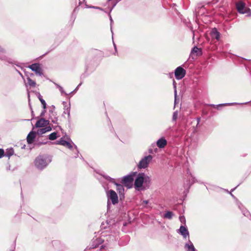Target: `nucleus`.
<instances>
[{
	"mask_svg": "<svg viewBox=\"0 0 251 251\" xmlns=\"http://www.w3.org/2000/svg\"><path fill=\"white\" fill-rule=\"evenodd\" d=\"M236 7L239 13L246 14L248 16H251V10L246 6V3L242 1L237 2L236 4Z\"/></svg>",
	"mask_w": 251,
	"mask_h": 251,
	"instance_id": "obj_1",
	"label": "nucleus"
},
{
	"mask_svg": "<svg viewBox=\"0 0 251 251\" xmlns=\"http://www.w3.org/2000/svg\"><path fill=\"white\" fill-rule=\"evenodd\" d=\"M136 172H134L124 177L121 181L122 184L128 188H131L132 186L134 176H136Z\"/></svg>",
	"mask_w": 251,
	"mask_h": 251,
	"instance_id": "obj_2",
	"label": "nucleus"
},
{
	"mask_svg": "<svg viewBox=\"0 0 251 251\" xmlns=\"http://www.w3.org/2000/svg\"><path fill=\"white\" fill-rule=\"evenodd\" d=\"M35 165L37 168L42 169L47 165L46 159L42 155L38 156L35 160Z\"/></svg>",
	"mask_w": 251,
	"mask_h": 251,
	"instance_id": "obj_3",
	"label": "nucleus"
},
{
	"mask_svg": "<svg viewBox=\"0 0 251 251\" xmlns=\"http://www.w3.org/2000/svg\"><path fill=\"white\" fill-rule=\"evenodd\" d=\"M152 159V156L151 155H149L147 156H145L139 162L138 165V168L142 169L148 167L149 163L151 161Z\"/></svg>",
	"mask_w": 251,
	"mask_h": 251,
	"instance_id": "obj_4",
	"label": "nucleus"
},
{
	"mask_svg": "<svg viewBox=\"0 0 251 251\" xmlns=\"http://www.w3.org/2000/svg\"><path fill=\"white\" fill-rule=\"evenodd\" d=\"M108 198L109 199L113 204L118 203V197L116 193L113 190H109L107 193Z\"/></svg>",
	"mask_w": 251,
	"mask_h": 251,
	"instance_id": "obj_5",
	"label": "nucleus"
},
{
	"mask_svg": "<svg viewBox=\"0 0 251 251\" xmlns=\"http://www.w3.org/2000/svg\"><path fill=\"white\" fill-rule=\"evenodd\" d=\"M186 74V71L181 67L176 68L175 71V75L177 79H181L184 77Z\"/></svg>",
	"mask_w": 251,
	"mask_h": 251,
	"instance_id": "obj_6",
	"label": "nucleus"
},
{
	"mask_svg": "<svg viewBox=\"0 0 251 251\" xmlns=\"http://www.w3.org/2000/svg\"><path fill=\"white\" fill-rule=\"evenodd\" d=\"M145 180L144 174H139L137 178L135 180V188H140L142 186L143 183Z\"/></svg>",
	"mask_w": 251,
	"mask_h": 251,
	"instance_id": "obj_7",
	"label": "nucleus"
},
{
	"mask_svg": "<svg viewBox=\"0 0 251 251\" xmlns=\"http://www.w3.org/2000/svg\"><path fill=\"white\" fill-rule=\"evenodd\" d=\"M32 71L35 72L37 75H43V70L40 67V65L39 63L32 64L28 66Z\"/></svg>",
	"mask_w": 251,
	"mask_h": 251,
	"instance_id": "obj_8",
	"label": "nucleus"
},
{
	"mask_svg": "<svg viewBox=\"0 0 251 251\" xmlns=\"http://www.w3.org/2000/svg\"><path fill=\"white\" fill-rule=\"evenodd\" d=\"M202 54V51L201 48L194 47L191 50V55L193 58L201 56Z\"/></svg>",
	"mask_w": 251,
	"mask_h": 251,
	"instance_id": "obj_9",
	"label": "nucleus"
},
{
	"mask_svg": "<svg viewBox=\"0 0 251 251\" xmlns=\"http://www.w3.org/2000/svg\"><path fill=\"white\" fill-rule=\"evenodd\" d=\"M49 124V121L43 118H41L36 122L35 126L37 127H44Z\"/></svg>",
	"mask_w": 251,
	"mask_h": 251,
	"instance_id": "obj_10",
	"label": "nucleus"
},
{
	"mask_svg": "<svg viewBox=\"0 0 251 251\" xmlns=\"http://www.w3.org/2000/svg\"><path fill=\"white\" fill-rule=\"evenodd\" d=\"M36 133L34 131H31L27 135L26 137V140L28 144H31L33 142L35 137Z\"/></svg>",
	"mask_w": 251,
	"mask_h": 251,
	"instance_id": "obj_11",
	"label": "nucleus"
},
{
	"mask_svg": "<svg viewBox=\"0 0 251 251\" xmlns=\"http://www.w3.org/2000/svg\"><path fill=\"white\" fill-rule=\"evenodd\" d=\"M167 144V140L163 137L159 139L156 142V145L159 148H164Z\"/></svg>",
	"mask_w": 251,
	"mask_h": 251,
	"instance_id": "obj_12",
	"label": "nucleus"
},
{
	"mask_svg": "<svg viewBox=\"0 0 251 251\" xmlns=\"http://www.w3.org/2000/svg\"><path fill=\"white\" fill-rule=\"evenodd\" d=\"M210 35L212 39H216L217 40H219L220 39V34L215 28L211 30Z\"/></svg>",
	"mask_w": 251,
	"mask_h": 251,
	"instance_id": "obj_13",
	"label": "nucleus"
},
{
	"mask_svg": "<svg viewBox=\"0 0 251 251\" xmlns=\"http://www.w3.org/2000/svg\"><path fill=\"white\" fill-rule=\"evenodd\" d=\"M58 144L68 147L69 149L72 148V146L70 142L65 140L63 138H61L59 141H57Z\"/></svg>",
	"mask_w": 251,
	"mask_h": 251,
	"instance_id": "obj_14",
	"label": "nucleus"
},
{
	"mask_svg": "<svg viewBox=\"0 0 251 251\" xmlns=\"http://www.w3.org/2000/svg\"><path fill=\"white\" fill-rule=\"evenodd\" d=\"M179 231L182 235L184 237V238H186L188 236H189V232L187 229L184 226H181L180 227Z\"/></svg>",
	"mask_w": 251,
	"mask_h": 251,
	"instance_id": "obj_15",
	"label": "nucleus"
},
{
	"mask_svg": "<svg viewBox=\"0 0 251 251\" xmlns=\"http://www.w3.org/2000/svg\"><path fill=\"white\" fill-rule=\"evenodd\" d=\"M116 185V190L119 192L120 195H123L124 192V188L123 187L124 185H121L117 183H115Z\"/></svg>",
	"mask_w": 251,
	"mask_h": 251,
	"instance_id": "obj_16",
	"label": "nucleus"
},
{
	"mask_svg": "<svg viewBox=\"0 0 251 251\" xmlns=\"http://www.w3.org/2000/svg\"><path fill=\"white\" fill-rule=\"evenodd\" d=\"M27 83L31 87H32V88H34L36 87V83L35 82V81L32 80L31 78H30V77H28L27 78Z\"/></svg>",
	"mask_w": 251,
	"mask_h": 251,
	"instance_id": "obj_17",
	"label": "nucleus"
},
{
	"mask_svg": "<svg viewBox=\"0 0 251 251\" xmlns=\"http://www.w3.org/2000/svg\"><path fill=\"white\" fill-rule=\"evenodd\" d=\"M50 130H51V128L50 127H46L45 128H42L38 130V133L39 134H43L46 133L47 131H50Z\"/></svg>",
	"mask_w": 251,
	"mask_h": 251,
	"instance_id": "obj_18",
	"label": "nucleus"
},
{
	"mask_svg": "<svg viewBox=\"0 0 251 251\" xmlns=\"http://www.w3.org/2000/svg\"><path fill=\"white\" fill-rule=\"evenodd\" d=\"M173 215V213L171 211H167L166 213L164 215V218H167L168 219H171L172 218Z\"/></svg>",
	"mask_w": 251,
	"mask_h": 251,
	"instance_id": "obj_19",
	"label": "nucleus"
},
{
	"mask_svg": "<svg viewBox=\"0 0 251 251\" xmlns=\"http://www.w3.org/2000/svg\"><path fill=\"white\" fill-rule=\"evenodd\" d=\"M185 248L187 249V251H195V249L192 244L191 245L186 244Z\"/></svg>",
	"mask_w": 251,
	"mask_h": 251,
	"instance_id": "obj_20",
	"label": "nucleus"
},
{
	"mask_svg": "<svg viewBox=\"0 0 251 251\" xmlns=\"http://www.w3.org/2000/svg\"><path fill=\"white\" fill-rule=\"evenodd\" d=\"M57 133L55 132L51 133L49 135V139L50 140H54L57 138Z\"/></svg>",
	"mask_w": 251,
	"mask_h": 251,
	"instance_id": "obj_21",
	"label": "nucleus"
},
{
	"mask_svg": "<svg viewBox=\"0 0 251 251\" xmlns=\"http://www.w3.org/2000/svg\"><path fill=\"white\" fill-rule=\"evenodd\" d=\"M38 98L43 105V108L46 109V103L45 101L42 99V97L41 95H40L38 97Z\"/></svg>",
	"mask_w": 251,
	"mask_h": 251,
	"instance_id": "obj_22",
	"label": "nucleus"
},
{
	"mask_svg": "<svg viewBox=\"0 0 251 251\" xmlns=\"http://www.w3.org/2000/svg\"><path fill=\"white\" fill-rule=\"evenodd\" d=\"M144 179H145V180H144V182L145 184H150V183L151 178L149 176H144Z\"/></svg>",
	"mask_w": 251,
	"mask_h": 251,
	"instance_id": "obj_23",
	"label": "nucleus"
},
{
	"mask_svg": "<svg viewBox=\"0 0 251 251\" xmlns=\"http://www.w3.org/2000/svg\"><path fill=\"white\" fill-rule=\"evenodd\" d=\"M177 118V112H174L173 116V119L174 121H176V119Z\"/></svg>",
	"mask_w": 251,
	"mask_h": 251,
	"instance_id": "obj_24",
	"label": "nucleus"
},
{
	"mask_svg": "<svg viewBox=\"0 0 251 251\" xmlns=\"http://www.w3.org/2000/svg\"><path fill=\"white\" fill-rule=\"evenodd\" d=\"M4 151L3 149H0V158L4 156Z\"/></svg>",
	"mask_w": 251,
	"mask_h": 251,
	"instance_id": "obj_25",
	"label": "nucleus"
},
{
	"mask_svg": "<svg viewBox=\"0 0 251 251\" xmlns=\"http://www.w3.org/2000/svg\"><path fill=\"white\" fill-rule=\"evenodd\" d=\"M148 202H149L148 201H147V200L144 201L142 202V205L145 206V205H147L148 203Z\"/></svg>",
	"mask_w": 251,
	"mask_h": 251,
	"instance_id": "obj_26",
	"label": "nucleus"
},
{
	"mask_svg": "<svg viewBox=\"0 0 251 251\" xmlns=\"http://www.w3.org/2000/svg\"><path fill=\"white\" fill-rule=\"evenodd\" d=\"M223 105V104H220V105H212V106L213 107V108H218L219 107H220V106H222Z\"/></svg>",
	"mask_w": 251,
	"mask_h": 251,
	"instance_id": "obj_27",
	"label": "nucleus"
},
{
	"mask_svg": "<svg viewBox=\"0 0 251 251\" xmlns=\"http://www.w3.org/2000/svg\"><path fill=\"white\" fill-rule=\"evenodd\" d=\"M180 219L181 222H182V221H183V220H184V217L183 216L180 217Z\"/></svg>",
	"mask_w": 251,
	"mask_h": 251,
	"instance_id": "obj_28",
	"label": "nucleus"
},
{
	"mask_svg": "<svg viewBox=\"0 0 251 251\" xmlns=\"http://www.w3.org/2000/svg\"><path fill=\"white\" fill-rule=\"evenodd\" d=\"M12 154L11 153H9V155H11Z\"/></svg>",
	"mask_w": 251,
	"mask_h": 251,
	"instance_id": "obj_29",
	"label": "nucleus"
}]
</instances>
